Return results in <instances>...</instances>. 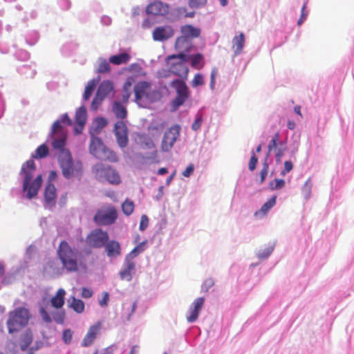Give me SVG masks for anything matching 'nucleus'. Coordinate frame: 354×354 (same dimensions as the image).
Returning a JSON list of instances; mask_svg holds the SVG:
<instances>
[{"mask_svg": "<svg viewBox=\"0 0 354 354\" xmlns=\"http://www.w3.org/2000/svg\"><path fill=\"white\" fill-rule=\"evenodd\" d=\"M57 254L62 263V268L59 267L55 259H50L43 267L44 274L53 277L60 275L63 270L67 272L87 271L88 265L84 255L71 248L66 241L63 240L59 243Z\"/></svg>", "mask_w": 354, "mask_h": 354, "instance_id": "1", "label": "nucleus"}, {"mask_svg": "<svg viewBox=\"0 0 354 354\" xmlns=\"http://www.w3.org/2000/svg\"><path fill=\"white\" fill-rule=\"evenodd\" d=\"M36 171V165L32 160H28L21 166L20 175L23 177V191L27 192L26 197L31 199L35 197L41 186V175H38L32 180Z\"/></svg>", "mask_w": 354, "mask_h": 354, "instance_id": "2", "label": "nucleus"}, {"mask_svg": "<svg viewBox=\"0 0 354 354\" xmlns=\"http://www.w3.org/2000/svg\"><path fill=\"white\" fill-rule=\"evenodd\" d=\"M30 317L28 310L25 308L19 307L10 311L6 322L8 333L12 334L19 331L28 324Z\"/></svg>", "mask_w": 354, "mask_h": 354, "instance_id": "3", "label": "nucleus"}, {"mask_svg": "<svg viewBox=\"0 0 354 354\" xmlns=\"http://www.w3.org/2000/svg\"><path fill=\"white\" fill-rule=\"evenodd\" d=\"M165 61L171 73L183 79H187L189 69L185 64L188 62V57L185 53L170 55L166 57Z\"/></svg>", "mask_w": 354, "mask_h": 354, "instance_id": "4", "label": "nucleus"}, {"mask_svg": "<svg viewBox=\"0 0 354 354\" xmlns=\"http://www.w3.org/2000/svg\"><path fill=\"white\" fill-rule=\"evenodd\" d=\"M59 162L63 176L66 178L73 176L80 178L82 173V167L80 162L74 163L69 151H64L59 155Z\"/></svg>", "mask_w": 354, "mask_h": 354, "instance_id": "5", "label": "nucleus"}, {"mask_svg": "<svg viewBox=\"0 0 354 354\" xmlns=\"http://www.w3.org/2000/svg\"><path fill=\"white\" fill-rule=\"evenodd\" d=\"M135 101L139 104L142 100L153 102L160 97V93L151 88V84L146 81H141L134 86Z\"/></svg>", "mask_w": 354, "mask_h": 354, "instance_id": "6", "label": "nucleus"}, {"mask_svg": "<svg viewBox=\"0 0 354 354\" xmlns=\"http://www.w3.org/2000/svg\"><path fill=\"white\" fill-rule=\"evenodd\" d=\"M170 86L175 88L176 91V97L172 101V106L174 109H178L183 105L189 97V90L183 80H174Z\"/></svg>", "mask_w": 354, "mask_h": 354, "instance_id": "7", "label": "nucleus"}, {"mask_svg": "<svg viewBox=\"0 0 354 354\" xmlns=\"http://www.w3.org/2000/svg\"><path fill=\"white\" fill-rule=\"evenodd\" d=\"M51 134L53 138L52 145L54 149L59 150V154H62L64 151H68L64 148L66 145V135L64 131L63 127L61 125V122L59 120H56L53 123Z\"/></svg>", "mask_w": 354, "mask_h": 354, "instance_id": "8", "label": "nucleus"}, {"mask_svg": "<svg viewBox=\"0 0 354 354\" xmlns=\"http://www.w3.org/2000/svg\"><path fill=\"white\" fill-rule=\"evenodd\" d=\"M109 234L102 229L91 230L86 237V243L91 248H101L109 240Z\"/></svg>", "mask_w": 354, "mask_h": 354, "instance_id": "9", "label": "nucleus"}, {"mask_svg": "<svg viewBox=\"0 0 354 354\" xmlns=\"http://www.w3.org/2000/svg\"><path fill=\"white\" fill-rule=\"evenodd\" d=\"M94 171L97 176L104 177L111 184L118 185L121 182L119 174L110 166H105L102 163L96 164L94 167Z\"/></svg>", "mask_w": 354, "mask_h": 354, "instance_id": "10", "label": "nucleus"}, {"mask_svg": "<svg viewBox=\"0 0 354 354\" xmlns=\"http://www.w3.org/2000/svg\"><path fill=\"white\" fill-rule=\"evenodd\" d=\"M117 218L116 209L111 206L99 209L94 216V221L100 225H108L113 223Z\"/></svg>", "mask_w": 354, "mask_h": 354, "instance_id": "11", "label": "nucleus"}, {"mask_svg": "<svg viewBox=\"0 0 354 354\" xmlns=\"http://www.w3.org/2000/svg\"><path fill=\"white\" fill-rule=\"evenodd\" d=\"M170 6L160 0H154L149 3L145 9L146 13L154 17H165L169 13Z\"/></svg>", "mask_w": 354, "mask_h": 354, "instance_id": "12", "label": "nucleus"}, {"mask_svg": "<svg viewBox=\"0 0 354 354\" xmlns=\"http://www.w3.org/2000/svg\"><path fill=\"white\" fill-rule=\"evenodd\" d=\"M180 127L178 124L171 126L165 131L161 142V149L163 151H169L174 146L180 135Z\"/></svg>", "mask_w": 354, "mask_h": 354, "instance_id": "13", "label": "nucleus"}, {"mask_svg": "<svg viewBox=\"0 0 354 354\" xmlns=\"http://www.w3.org/2000/svg\"><path fill=\"white\" fill-rule=\"evenodd\" d=\"M113 132L120 147H126L129 143L128 129L126 122L123 120L118 121L114 125Z\"/></svg>", "mask_w": 354, "mask_h": 354, "instance_id": "14", "label": "nucleus"}, {"mask_svg": "<svg viewBox=\"0 0 354 354\" xmlns=\"http://www.w3.org/2000/svg\"><path fill=\"white\" fill-rule=\"evenodd\" d=\"M174 35V30L168 25L156 27L152 32L153 40L158 41H166L172 37Z\"/></svg>", "mask_w": 354, "mask_h": 354, "instance_id": "15", "label": "nucleus"}, {"mask_svg": "<svg viewBox=\"0 0 354 354\" xmlns=\"http://www.w3.org/2000/svg\"><path fill=\"white\" fill-rule=\"evenodd\" d=\"M204 303L205 299L203 297H198L192 302L188 310L189 315L187 316L188 322L192 323L196 321Z\"/></svg>", "mask_w": 354, "mask_h": 354, "instance_id": "16", "label": "nucleus"}, {"mask_svg": "<svg viewBox=\"0 0 354 354\" xmlns=\"http://www.w3.org/2000/svg\"><path fill=\"white\" fill-rule=\"evenodd\" d=\"M101 323L100 322L89 327L86 335L81 343L82 346L87 347L92 345L100 333Z\"/></svg>", "mask_w": 354, "mask_h": 354, "instance_id": "17", "label": "nucleus"}, {"mask_svg": "<svg viewBox=\"0 0 354 354\" xmlns=\"http://www.w3.org/2000/svg\"><path fill=\"white\" fill-rule=\"evenodd\" d=\"M86 120L87 113L86 107L82 106L78 108L75 112V125L74 131L76 134H80L82 132Z\"/></svg>", "mask_w": 354, "mask_h": 354, "instance_id": "18", "label": "nucleus"}, {"mask_svg": "<svg viewBox=\"0 0 354 354\" xmlns=\"http://www.w3.org/2000/svg\"><path fill=\"white\" fill-rule=\"evenodd\" d=\"M135 263L133 260L126 257L123 268L120 271L119 274L122 280L130 281L132 279L133 273L135 271Z\"/></svg>", "mask_w": 354, "mask_h": 354, "instance_id": "19", "label": "nucleus"}, {"mask_svg": "<svg viewBox=\"0 0 354 354\" xmlns=\"http://www.w3.org/2000/svg\"><path fill=\"white\" fill-rule=\"evenodd\" d=\"M105 147L101 138L94 136L93 135L91 136L89 151L93 156L96 158L101 156V151Z\"/></svg>", "mask_w": 354, "mask_h": 354, "instance_id": "20", "label": "nucleus"}, {"mask_svg": "<svg viewBox=\"0 0 354 354\" xmlns=\"http://www.w3.org/2000/svg\"><path fill=\"white\" fill-rule=\"evenodd\" d=\"M108 257H116L121 254V247L118 241L115 240L109 241L104 245Z\"/></svg>", "mask_w": 354, "mask_h": 354, "instance_id": "21", "label": "nucleus"}, {"mask_svg": "<svg viewBox=\"0 0 354 354\" xmlns=\"http://www.w3.org/2000/svg\"><path fill=\"white\" fill-rule=\"evenodd\" d=\"M174 47L180 53H189L192 47V40L187 39L181 35L178 37L175 41Z\"/></svg>", "mask_w": 354, "mask_h": 354, "instance_id": "22", "label": "nucleus"}, {"mask_svg": "<svg viewBox=\"0 0 354 354\" xmlns=\"http://www.w3.org/2000/svg\"><path fill=\"white\" fill-rule=\"evenodd\" d=\"M181 36L192 40L200 35L201 30L192 25H185L180 28Z\"/></svg>", "mask_w": 354, "mask_h": 354, "instance_id": "23", "label": "nucleus"}, {"mask_svg": "<svg viewBox=\"0 0 354 354\" xmlns=\"http://www.w3.org/2000/svg\"><path fill=\"white\" fill-rule=\"evenodd\" d=\"M245 35L243 32H241L239 35L235 36L232 39V48L234 52L235 55H239L242 53L245 45Z\"/></svg>", "mask_w": 354, "mask_h": 354, "instance_id": "24", "label": "nucleus"}, {"mask_svg": "<svg viewBox=\"0 0 354 354\" xmlns=\"http://www.w3.org/2000/svg\"><path fill=\"white\" fill-rule=\"evenodd\" d=\"M65 295L66 292L64 289H59L50 299L51 306L57 309L62 308L64 304Z\"/></svg>", "mask_w": 354, "mask_h": 354, "instance_id": "25", "label": "nucleus"}, {"mask_svg": "<svg viewBox=\"0 0 354 354\" xmlns=\"http://www.w3.org/2000/svg\"><path fill=\"white\" fill-rule=\"evenodd\" d=\"M57 198V189L53 184L48 183L45 189L44 198L46 202L49 204H54Z\"/></svg>", "mask_w": 354, "mask_h": 354, "instance_id": "26", "label": "nucleus"}, {"mask_svg": "<svg viewBox=\"0 0 354 354\" xmlns=\"http://www.w3.org/2000/svg\"><path fill=\"white\" fill-rule=\"evenodd\" d=\"M33 339L32 333L30 329H27L20 337L19 346L22 351H26L32 344Z\"/></svg>", "mask_w": 354, "mask_h": 354, "instance_id": "27", "label": "nucleus"}, {"mask_svg": "<svg viewBox=\"0 0 354 354\" xmlns=\"http://www.w3.org/2000/svg\"><path fill=\"white\" fill-rule=\"evenodd\" d=\"M113 90V82L109 80H104L100 84L96 93L105 97L106 95L110 94Z\"/></svg>", "mask_w": 354, "mask_h": 354, "instance_id": "28", "label": "nucleus"}, {"mask_svg": "<svg viewBox=\"0 0 354 354\" xmlns=\"http://www.w3.org/2000/svg\"><path fill=\"white\" fill-rule=\"evenodd\" d=\"M131 59V56L127 53H122L119 55L111 56L109 58V62L115 64L120 65L122 64H127Z\"/></svg>", "mask_w": 354, "mask_h": 354, "instance_id": "29", "label": "nucleus"}, {"mask_svg": "<svg viewBox=\"0 0 354 354\" xmlns=\"http://www.w3.org/2000/svg\"><path fill=\"white\" fill-rule=\"evenodd\" d=\"M112 109L117 118L122 120L127 117V109L120 102H114Z\"/></svg>", "mask_w": 354, "mask_h": 354, "instance_id": "30", "label": "nucleus"}, {"mask_svg": "<svg viewBox=\"0 0 354 354\" xmlns=\"http://www.w3.org/2000/svg\"><path fill=\"white\" fill-rule=\"evenodd\" d=\"M100 154L101 156H98L97 158L109 160L112 162H116L118 161V158L116 153L106 147H105V148L101 151Z\"/></svg>", "mask_w": 354, "mask_h": 354, "instance_id": "31", "label": "nucleus"}, {"mask_svg": "<svg viewBox=\"0 0 354 354\" xmlns=\"http://www.w3.org/2000/svg\"><path fill=\"white\" fill-rule=\"evenodd\" d=\"M277 200V196H274L270 198L266 203H265L259 211L255 212V216H257L259 214H261L262 215H266L269 210L275 205Z\"/></svg>", "mask_w": 354, "mask_h": 354, "instance_id": "32", "label": "nucleus"}, {"mask_svg": "<svg viewBox=\"0 0 354 354\" xmlns=\"http://www.w3.org/2000/svg\"><path fill=\"white\" fill-rule=\"evenodd\" d=\"M99 80L100 79L97 80H92L88 82L83 95V98L84 100H88L90 98Z\"/></svg>", "mask_w": 354, "mask_h": 354, "instance_id": "33", "label": "nucleus"}, {"mask_svg": "<svg viewBox=\"0 0 354 354\" xmlns=\"http://www.w3.org/2000/svg\"><path fill=\"white\" fill-rule=\"evenodd\" d=\"M187 57L188 61L189 59L191 60V65L192 67L197 69H201L203 67V64L200 65L203 59V56L202 54L197 53L189 56L187 55Z\"/></svg>", "mask_w": 354, "mask_h": 354, "instance_id": "34", "label": "nucleus"}, {"mask_svg": "<svg viewBox=\"0 0 354 354\" xmlns=\"http://www.w3.org/2000/svg\"><path fill=\"white\" fill-rule=\"evenodd\" d=\"M69 306L73 309L77 313H82L84 310V303L81 299L72 297V301L69 304Z\"/></svg>", "mask_w": 354, "mask_h": 354, "instance_id": "35", "label": "nucleus"}, {"mask_svg": "<svg viewBox=\"0 0 354 354\" xmlns=\"http://www.w3.org/2000/svg\"><path fill=\"white\" fill-rule=\"evenodd\" d=\"M147 241H144L138 245H136L127 255L126 257L133 260V258L136 257L140 253L145 250V245Z\"/></svg>", "mask_w": 354, "mask_h": 354, "instance_id": "36", "label": "nucleus"}, {"mask_svg": "<svg viewBox=\"0 0 354 354\" xmlns=\"http://www.w3.org/2000/svg\"><path fill=\"white\" fill-rule=\"evenodd\" d=\"M49 149L46 145L43 144L38 147L35 151V154L32 155V157L35 158H43L48 155Z\"/></svg>", "mask_w": 354, "mask_h": 354, "instance_id": "37", "label": "nucleus"}, {"mask_svg": "<svg viewBox=\"0 0 354 354\" xmlns=\"http://www.w3.org/2000/svg\"><path fill=\"white\" fill-rule=\"evenodd\" d=\"M111 71L109 62L104 59H100L96 72L97 73H108Z\"/></svg>", "mask_w": 354, "mask_h": 354, "instance_id": "38", "label": "nucleus"}, {"mask_svg": "<svg viewBox=\"0 0 354 354\" xmlns=\"http://www.w3.org/2000/svg\"><path fill=\"white\" fill-rule=\"evenodd\" d=\"M107 124V120L104 118H97L94 122V131L96 133H98L100 132V131L104 128Z\"/></svg>", "mask_w": 354, "mask_h": 354, "instance_id": "39", "label": "nucleus"}, {"mask_svg": "<svg viewBox=\"0 0 354 354\" xmlns=\"http://www.w3.org/2000/svg\"><path fill=\"white\" fill-rule=\"evenodd\" d=\"M122 209L125 215L130 216L134 210L133 202L127 199L122 205Z\"/></svg>", "mask_w": 354, "mask_h": 354, "instance_id": "40", "label": "nucleus"}, {"mask_svg": "<svg viewBox=\"0 0 354 354\" xmlns=\"http://www.w3.org/2000/svg\"><path fill=\"white\" fill-rule=\"evenodd\" d=\"M279 143H280L279 142V132L278 131L272 137V140H270V142L268 146V153H270L273 149L278 147Z\"/></svg>", "mask_w": 354, "mask_h": 354, "instance_id": "41", "label": "nucleus"}, {"mask_svg": "<svg viewBox=\"0 0 354 354\" xmlns=\"http://www.w3.org/2000/svg\"><path fill=\"white\" fill-rule=\"evenodd\" d=\"M52 316L55 322L57 324H63L65 319V312L63 310H57L52 313Z\"/></svg>", "mask_w": 354, "mask_h": 354, "instance_id": "42", "label": "nucleus"}, {"mask_svg": "<svg viewBox=\"0 0 354 354\" xmlns=\"http://www.w3.org/2000/svg\"><path fill=\"white\" fill-rule=\"evenodd\" d=\"M268 170H269V165L267 162V159H266L264 160V162H263V167L260 171V180H259L260 184H261L262 183L264 182L266 178L268 176Z\"/></svg>", "mask_w": 354, "mask_h": 354, "instance_id": "43", "label": "nucleus"}, {"mask_svg": "<svg viewBox=\"0 0 354 354\" xmlns=\"http://www.w3.org/2000/svg\"><path fill=\"white\" fill-rule=\"evenodd\" d=\"M286 149V147L282 142H280L279 144V147H277L276 149H274L276 160L277 162L281 161V158L283 156V153H284Z\"/></svg>", "mask_w": 354, "mask_h": 354, "instance_id": "44", "label": "nucleus"}, {"mask_svg": "<svg viewBox=\"0 0 354 354\" xmlns=\"http://www.w3.org/2000/svg\"><path fill=\"white\" fill-rule=\"evenodd\" d=\"M285 185V180L283 179H274V181L270 183V187L271 189H279Z\"/></svg>", "mask_w": 354, "mask_h": 354, "instance_id": "45", "label": "nucleus"}, {"mask_svg": "<svg viewBox=\"0 0 354 354\" xmlns=\"http://www.w3.org/2000/svg\"><path fill=\"white\" fill-rule=\"evenodd\" d=\"M204 78L203 76L201 73H197L194 75L192 81V86L193 87H197L198 86H202L204 84Z\"/></svg>", "mask_w": 354, "mask_h": 354, "instance_id": "46", "label": "nucleus"}, {"mask_svg": "<svg viewBox=\"0 0 354 354\" xmlns=\"http://www.w3.org/2000/svg\"><path fill=\"white\" fill-rule=\"evenodd\" d=\"M104 97L101 96L100 95H98L97 93L95 94V97L93 98L92 103H91V109L93 110H97L99 107V106L101 104L104 100Z\"/></svg>", "mask_w": 354, "mask_h": 354, "instance_id": "47", "label": "nucleus"}, {"mask_svg": "<svg viewBox=\"0 0 354 354\" xmlns=\"http://www.w3.org/2000/svg\"><path fill=\"white\" fill-rule=\"evenodd\" d=\"M39 314L44 322L49 324L52 322V318L50 315L48 314V313L46 310V309L44 307H40Z\"/></svg>", "mask_w": 354, "mask_h": 354, "instance_id": "48", "label": "nucleus"}, {"mask_svg": "<svg viewBox=\"0 0 354 354\" xmlns=\"http://www.w3.org/2000/svg\"><path fill=\"white\" fill-rule=\"evenodd\" d=\"M73 337V332L71 329H66L63 331L62 339L65 344H69L71 342Z\"/></svg>", "mask_w": 354, "mask_h": 354, "instance_id": "49", "label": "nucleus"}, {"mask_svg": "<svg viewBox=\"0 0 354 354\" xmlns=\"http://www.w3.org/2000/svg\"><path fill=\"white\" fill-rule=\"evenodd\" d=\"M134 82L135 79L133 77H127L123 85V91H127V92H131V87Z\"/></svg>", "mask_w": 354, "mask_h": 354, "instance_id": "50", "label": "nucleus"}, {"mask_svg": "<svg viewBox=\"0 0 354 354\" xmlns=\"http://www.w3.org/2000/svg\"><path fill=\"white\" fill-rule=\"evenodd\" d=\"M257 162H258V158L255 155L254 152L252 151V156L250 158V160L249 164H248V168L251 171H252L255 169Z\"/></svg>", "mask_w": 354, "mask_h": 354, "instance_id": "51", "label": "nucleus"}, {"mask_svg": "<svg viewBox=\"0 0 354 354\" xmlns=\"http://www.w3.org/2000/svg\"><path fill=\"white\" fill-rule=\"evenodd\" d=\"M207 0H189V5L191 8H200L205 6Z\"/></svg>", "mask_w": 354, "mask_h": 354, "instance_id": "52", "label": "nucleus"}, {"mask_svg": "<svg viewBox=\"0 0 354 354\" xmlns=\"http://www.w3.org/2000/svg\"><path fill=\"white\" fill-rule=\"evenodd\" d=\"M148 224H149L148 216L145 214H143L140 218L139 230L140 231H144L147 227Z\"/></svg>", "mask_w": 354, "mask_h": 354, "instance_id": "53", "label": "nucleus"}, {"mask_svg": "<svg viewBox=\"0 0 354 354\" xmlns=\"http://www.w3.org/2000/svg\"><path fill=\"white\" fill-rule=\"evenodd\" d=\"M177 12L180 15H184L185 17H193L195 15L194 12H187L185 8L180 7L177 8Z\"/></svg>", "mask_w": 354, "mask_h": 354, "instance_id": "54", "label": "nucleus"}, {"mask_svg": "<svg viewBox=\"0 0 354 354\" xmlns=\"http://www.w3.org/2000/svg\"><path fill=\"white\" fill-rule=\"evenodd\" d=\"M202 122H203L202 116L201 115L197 116V118L195 119L194 122H193V124L192 125V129L194 131L198 130L201 127Z\"/></svg>", "mask_w": 354, "mask_h": 354, "instance_id": "55", "label": "nucleus"}, {"mask_svg": "<svg viewBox=\"0 0 354 354\" xmlns=\"http://www.w3.org/2000/svg\"><path fill=\"white\" fill-rule=\"evenodd\" d=\"M293 165L290 161H286L284 162V169L281 171V174L285 176L287 173L292 169Z\"/></svg>", "mask_w": 354, "mask_h": 354, "instance_id": "56", "label": "nucleus"}, {"mask_svg": "<svg viewBox=\"0 0 354 354\" xmlns=\"http://www.w3.org/2000/svg\"><path fill=\"white\" fill-rule=\"evenodd\" d=\"M109 300V295L108 292H104L103 293L102 299L99 301V304L101 306H106L108 304V301Z\"/></svg>", "mask_w": 354, "mask_h": 354, "instance_id": "57", "label": "nucleus"}, {"mask_svg": "<svg viewBox=\"0 0 354 354\" xmlns=\"http://www.w3.org/2000/svg\"><path fill=\"white\" fill-rule=\"evenodd\" d=\"M81 295L83 298H90L93 295V291L87 288H83Z\"/></svg>", "mask_w": 354, "mask_h": 354, "instance_id": "58", "label": "nucleus"}, {"mask_svg": "<svg viewBox=\"0 0 354 354\" xmlns=\"http://www.w3.org/2000/svg\"><path fill=\"white\" fill-rule=\"evenodd\" d=\"M194 169V165L192 164H190L183 172V176L185 177H189L191 174L193 173Z\"/></svg>", "mask_w": 354, "mask_h": 354, "instance_id": "59", "label": "nucleus"}, {"mask_svg": "<svg viewBox=\"0 0 354 354\" xmlns=\"http://www.w3.org/2000/svg\"><path fill=\"white\" fill-rule=\"evenodd\" d=\"M62 122L66 123L68 125L71 126L72 124V120L68 117L67 113H65L62 117Z\"/></svg>", "mask_w": 354, "mask_h": 354, "instance_id": "60", "label": "nucleus"}, {"mask_svg": "<svg viewBox=\"0 0 354 354\" xmlns=\"http://www.w3.org/2000/svg\"><path fill=\"white\" fill-rule=\"evenodd\" d=\"M213 284H214V282L212 279H207L203 285V288H205V291L207 292V291H208L209 288L212 286Z\"/></svg>", "mask_w": 354, "mask_h": 354, "instance_id": "61", "label": "nucleus"}, {"mask_svg": "<svg viewBox=\"0 0 354 354\" xmlns=\"http://www.w3.org/2000/svg\"><path fill=\"white\" fill-rule=\"evenodd\" d=\"M131 92H127V91H123L122 94V102L126 103L128 102L129 98L130 97Z\"/></svg>", "mask_w": 354, "mask_h": 354, "instance_id": "62", "label": "nucleus"}, {"mask_svg": "<svg viewBox=\"0 0 354 354\" xmlns=\"http://www.w3.org/2000/svg\"><path fill=\"white\" fill-rule=\"evenodd\" d=\"M272 248H268L267 249L266 253L265 254L259 253V255L262 258H267L272 253Z\"/></svg>", "mask_w": 354, "mask_h": 354, "instance_id": "63", "label": "nucleus"}, {"mask_svg": "<svg viewBox=\"0 0 354 354\" xmlns=\"http://www.w3.org/2000/svg\"><path fill=\"white\" fill-rule=\"evenodd\" d=\"M216 74H217V70H216V68H214L212 69V71L211 72V77H210L211 82H215V78H216Z\"/></svg>", "mask_w": 354, "mask_h": 354, "instance_id": "64", "label": "nucleus"}]
</instances>
